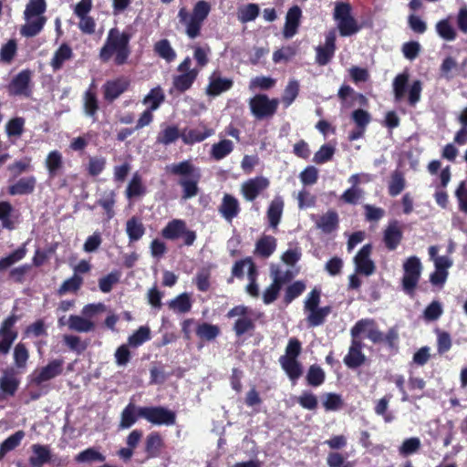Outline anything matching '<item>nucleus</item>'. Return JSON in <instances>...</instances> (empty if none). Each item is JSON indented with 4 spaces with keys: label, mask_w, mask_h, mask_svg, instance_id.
Listing matches in <instances>:
<instances>
[{
    "label": "nucleus",
    "mask_w": 467,
    "mask_h": 467,
    "mask_svg": "<svg viewBox=\"0 0 467 467\" xmlns=\"http://www.w3.org/2000/svg\"><path fill=\"white\" fill-rule=\"evenodd\" d=\"M333 18L340 36H351L358 33L363 26L352 15V6L348 2H336Z\"/></svg>",
    "instance_id": "7ed1b4c3"
},
{
    "label": "nucleus",
    "mask_w": 467,
    "mask_h": 467,
    "mask_svg": "<svg viewBox=\"0 0 467 467\" xmlns=\"http://www.w3.org/2000/svg\"><path fill=\"white\" fill-rule=\"evenodd\" d=\"M168 306L176 313L185 314L192 308V300L187 293H182L171 300Z\"/></svg>",
    "instance_id": "c9c22d12"
},
{
    "label": "nucleus",
    "mask_w": 467,
    "mask_h": 467,
    "mask_svg": "<svg viewBox=\"0 0 467 467\" xmlns=\"http://www.w3.org/2000/svg\"><path fill=\"white\" fill-rule=\"evenodd\" d=\"M214 134V130L209 128L203 122L192 129H183L181 132V139L186 145H193L202 142Z\"/></svg>",
    "instance_id": "dca6fc26"
},
{
    "label": "nucleus",
    "mask_w": 467,
    "mask_h": 467,
    "mask_svg": "<svg viewBox=\"0 0 467 467\" xmlns=\"http://www.w3.org/2000/svg\"><path fill=\"white\" fill-rule=\"evenodd\" d=\"M166 171L171 175L179 176L177 182L182 188V198L188 200L195 197L199 192V182L201 180L200 169L189 160L166 166Z\"/></svg>",
    "instance_id": "f03ea898"
},
{
    "label": "nucleus",
    "mask_w": 467,
    "mask_h": 467,
    "mask_svg": "<svg viewBox=\"0 0 467 467\" xmlns=\"http://www.w3.org/2000/svg\"><path fill=\"white\" fill-rule=\"evenodd\" d=\"M336 50V33L334 30L329 31L326 36L324 46L317 47L316 62L319 66H325L330 62L334 57Z\"/></svg>",
    "instance_id": "412c9836"
},
{
    "label": "nucleus",
    "mask_w": 467,
    "mask_h": 467,
    "mask_svg": "<svg viewBox=\"0 0 467 467\" xmlns=\"http://www.w3.org/2000/svg\"><path fill=\"white\" fill-rule=\"evenodd\" d=\"M150 338V329L149 327H140L133 334L128 337V345L131 348H138Z\"/></svg>",
    "instance_id": "79ce46f5"
},
{
    "label": "nucleus",
    "mask_w": 467,
    "mask_h": 467,
    "mask_svg": "<svg viewBox=\"0 0 467 467\" xmlns=\"http://www.w3.org/2000/svg\"><path fill=\"white\" fill-rule=\"evenodd\" d=\"M105 166L106 159L104 157H89L86 170L90 176L96 177L103 171Z\"/></svg>",
    "instance_id": "69168bd1"
},
{
    "label": "nucleus",
    "mask_w": 467,
    "mask_h": 467,
    "mask_svg": "<svg viewBox=\"0 0 467 467\" xmlns=\"http://www.w3.org/2000/svg\"><path fill=\"white\" fill-rule=\"evenodd\" d=\"M269 186L268 179L258 176L249 179L242 184L241 192L244 198L248 202L254 201L257 196Z\"/></svg>",
    "instance_id": "6ab92c4d"
},
{
    "label": "nucleus",
    "mask_w": 467,
    "mask_h": 467,
    "mask_svg": "<svg viewBox=\"0 0 467 467\" xmlns=\"http://www.w3.org/2000/svg\"><path fill=\"white\" fill-rule=\"evenodd\" d=\"M233 86L234 80L232 78H223L219 71H213L209 77L205 93L209 97L215 98L231 89Z\"/></svg>",
    "instance_id": "2eb2a0df"
},
{
    "label": "nucleus",
    "mask_w": 467,
    "mask_h": 467,
    "mask_svg": "<svg viewBox=\"0 0 467 467\" xmlns=\"http://www.w3.org/2000/svg\"><path fill=\"white\" fill-rule=\"evenodd\" d=\"M139 416L154 425L171 426L176 422V414L161 406L140 407Z\"/></svg>",
    "instance_id": "9b49d317"
},
{
    "label": "nucleus",
    "mask_w": 467,
    "mask_h": 467,
    "mask_svg": "<svg viewBox=\"0 0 467 467\" xmlns=\"http://www.w3.org/2000/svg\"><path fill=\"white\" fill-rule=\"evenodd\" d=\"M139 408L134 403L130 402L122 410L120 416L119 428L120 429H129L130 428L137 420L139 416Z\"/></svg>",
    "instance_id": "72a5a7b5"
},
{
    "label": "nucleus",
    "mask_w": 467,
    "mask_h": 467,
    "mask_svg": "<svg viewBox=\"0 0 467 467\" xmlns=\"http://www.w3.org/2000/svg\"><path fill=\"white\" fill-rule=\"evenodd\" d=\"M83 109L85 114L91 118L93 121L98 119V111L99 104L94 86L89 87L83 95Z\"/></svg>",
    "instance_id": "393cba45"
},
{
    "label": "nucleus",
    "mask_w": 467,
    "mask_h": 467,
    "mask_svg": "<svg viewBox=\"0 0 467 467\" xmlns=\"http://www.w3.org/2000/svg\"><path fill=\"white\" fill-rule=\"evenodd\" d=\"M249 265V273H254L255 266L251 257L236 261L232 268V277L228 279V283L233 282V277L243 278L244 275V266Z\"/></svg>",
    "instance_id": "864d4df0"
},
{
    "label": "nucleus",
    "mask_w": 467,
    "mask_h": 467,
    "mask_svg": "<svg viewBox=\"0 0 467 467\" xmlns=\"http://www.w3.org/2000/svg\"><path fill=\"white\" fill-rule=\"evenodd\" d=\"M255 328V324L252 318L248 317H240L238 318L233 327V330L235 333L237 337L244 336L246 333L254 331Z\"/></svg>",
    "instance_id": "4d7b16f0"
},
{
    "label": "nucleus",
    "mask_w": 467,
    "mask_h": 467,
    "mask_svg": "<svg viewBox=\"0 0 467 467\" xmlns=\"http://www.w3.org/2000/svg\"><path fill=\"white\" fill-rule=\"evenodd\" d=\"M36 180L33 177L22 178L9 187V193L12 195H23L33 192Z\"/></svg>",
    "instance_id": "ea45409f"
},
{
    "label": "nucleus",
    "mask_w": 467,
    "mask_h": 467,
    "mask_svg": "<svg viewBox=\"0 0 467 467\" xmlns=\"http://www.w3.org/2000/svg\"><path fill=\"white\" fill-rule=\"evenodd\" d=\"M252 115L259 120L272 118L277 111L279 99H270L266 94L259 93L249 99Z\"/></svg>",
    "instance_id": "0eeeda50"
},
{
    "label": "nucleus",
    "mask_w": 467,
    "mask_h": 467,
    "mask_svg": "<svg viewBox=\"0 0 467 467\" xmlns=\"http://www.w3.org/2000/svg\"><path fill=\"white\" fill-rule=\"evenodd\" d=\"M210 279V268H202L197 272L195 277L193 278V284L196 285L198 291L207 292L211 287Z\"/></svg>",
    "instance_id": "6e6d98bb"
},
{
    "label": "nucleus",
    "mask_w": 467,
    "mask_h": 467,
    "mask_svg": "<svg viewBox=\"0 0 467 467\" xmlns=\"http://www.w3.org/2000/svg\"><path fill=\"white\" fill-rule=\"evenodd\" d=\"M164 99V92L162 88L158 86L150 90V92L143 99L142 102L144 105H148L150 109L154 111L161 106Z\"/></svg>",
    "instance_id": "e433bc0d"
},
{
    "label": "nucleus",
    "mask_w": 467,
    "mask_h": 467,
    "mask_svg": "<svg viewBox=\"0 0 467 467\" xmlns=\"http://www.w3.org/2000/svg\"><path fill=\"white\" fill-rule=\"evenodd\" d=\"M26 254L25 245L19 247L9 255L0 259V272L21 261Z\"/></svg>",
    "instance_id": "603ef678"
},
{
    "label": "nucleus",
    "mask_w": 467,
    "mask_h": 467,
    "mask_svg": "<svg viewBox=\"0 0 467 467\" xmlns=\"http://www.w3.org/2000/svg\"><path fill=\"white\" fill-rule=\"evenodd\" d=\"M299 93V83L296 79H292L288 82L285 88L284 93L281 98V101L285 108H288L297 98Z\"/></svg>",
    "instance_id": "a18cd8bd"
},
{
    "label": "nucleus",
    "mask_w": 467,
    "mask_h": 467,
    "mask_svg": "<svg viewBox=\"0 0 467 467\" xmlns=\"http://www.w3.org/2000/svg\"><path fill=\"white\" fill-rule=\"evenodd\" d=\"M120 274L117 271L111 272L107 275L99 278V287L102 293H109L113 285L119 283Z\"/></svg>",
    "instance_id": "0e129e2a"
},
{
    "label": "nucleus",
    "mask_w": 467,
    "mask_h": 467,
    "mask_svg": "<svg viewBox=\"0 0 467 467\" xmlns=\"http://www.w3.org/2000/svg\"><path fill=\"white\" fill-rule=\"evenodd\" d=\"M259 6L256 4H248L238 12V19L242 23L254 21L259 16Z\"/></svg>",
    "instance_id": "680f3d73"
},
{
    "label": "nucleus",
    "mask_w": 467,
    "mask_h": 467,
    "mask_svg": "<svg viewBox=\"0 0 467 467\" xmlns=\"http://www.w3.org/2000/svg\"><path fill=\"white\" fill-rule=\"evenodd\" d=\"M367 332V337L373 344L383 343L384 334L379 329L373 318H362L356 322L350 329L351 337H359L360 334Z\"/></svg>",
    "instance_id": "ddd939ff"
},
{
    "label": "nucleus",
    "mask_w": 467,
    "mask_h": 467,
    "mask_svg": "<svg viewBox=\"0 0 467 467\" xmlns=\"http://www.w3.org/2000/svg\"><path fill=\"white\" fill-rule=\"evenodd\" d=\"M364 191L359 187H350L347 189L342 195L340 196V200L348 204H357L359 200L363 197Z\"/></svg>",
    "instance_id": "338daca9"
},
{
    "label": "nucleus",
    "mask_w": 467,
    "mask_h": 467,
    "mask_svg": "<svg viewBox=\"0 0 467 467\" xmlns=\"http://www.w3.org/2000/svg\"><path fill=\"white\" fill-rule=\"evenodd\" d=\"M276 249V239L272 235H263L255 244L254 254L268 258Z\"/></svg>",
    "instance_id": "c85d7f7f"
},
{
    "label": "nucleus",
    "mask_w": 467,
    "mask_h": 467,
    "mask_svg": "<svg viewBox=\"0 0 467 467\" xmlns=\"http://www.w3.org/2000/svg\"><path fill=\"white\" fill-rule=\"evenodd\" d=\"M33 454L29 458L31 467L41 466L50 459V452L45 446L35 444L32 446Z\"/></svg>",
    "instance_id": "4c0bfd02"
},
{
    "label": "nucleus",
    "mask_w": 467,
    "mask_h": 467,
    "mask_svg": "<svg viewBox=\"0 0 467 467\" xmlns=\"http://www.w3.org/2000/svg\"><path fill=\"white\" fill-rule=\"evenodd\" d=\"M20 381L13 369H6L0 377V390L5 396H14Z\"/></svg>",
    "instance_id": "a878e982"
},
{
    "label": "nucleus",
    "mask_w": 467,
    "mask_h": 467,
    "mask_svg": "<svg viewBox=\"0 0 467 467\" xmlns=\"http://www.w3.org/2000/svg\"><path fill=\"white\" fill-rule=\"evenodd\" d=\"M306 379L309 386L318 387L324 383L326 374L318 365L314 364L309 367Z\"/></svg>",
    "instance_id": "37998d69"
},
{
    "label": "nucleus",
    "mask_w": 467,
    "mask_h": 467,
    "mask_svg": "<svg viewBox=\"0 0 467 467\" xmlns=\"http://www.w3.org/2000/svg\"><path fill=\"white\" fill-rule=\"evenodd\" d=\"M45 9V0H29L25 10L26 24L21 28L22 35L34 36L42 29L45 20L41 15Z\"/></svg>",
    "instance_id": "423d86ee"
},
{
    "label": "nucleus",
    "mask_w": 467,
    "mask_h": 467,
    "mask_svg": "<svg viewBox=\"0 0 467 467\" xmlns=\"http://www.w3.org/2000/svg\"><path fill=\"white\" fill-rule=\"evenodd\" d=\"M191 66L192 59L186 57L177 67L181 74L173 77L172 86L180 93L189 90L199 75L200 69L191 68Z\"/></svg>",
    "instance_id": "9d476101"
},
{
    "label": "nucleus",
    "mask_w": 467,
    "mask_h": 467,
    "mask_svg": "<svg viewBox=\"0 0 467 467\" xmlns=\"http://www.w3.org/2000/svg\"><path fill=\"white\" fill-rule=\"evenodd\" d=\"M335 153V148L328 144L322 145L315 153L313 161L317 164H323L329 161Z\"/></svg>",
    "instance_id": "774afa93"
},
{
    "label": "nucleus",
    "mask_w": 467,
    "mask_h": 467,
    "mask_svg": "<svg viewBox=\"0 0 467 467\" xmlns=\"http://www.w3.org/2000/svg\"><path fill=\"white\" fill-rule=\"evenodd\" d=\"M31 79V72L29 70L21 71L12 81L10 91L16 95L27 94L28 85Z\"/></svg>",
    "instance_id": "473e14b6"
},
{
    "label": "nucleus",
    "mask_w": 467,
    "mask_h": 467,
    "mask_svg": "<svg viewBox=\"0 0 467 467\" xmlns=\"http://www.w3.org/2000/svg\"><path fill=\"white\" fill-rule=\"evenodd\" d=\"M316 224L324 234H329L338 228V214L336 211L329 210L319 217Z\"/></svg>",
    "instance_id": "bb28decb"
},
{
    "label": "nucleus",
    "mask_w": 467,
    "mask_h": 467,
    "mask_svg": "<svg viewBox=\"0 0 467 467\" xmlns=\"http://www.w3.org/2000/svg\"><path fill=\"white\" fill-rule=\"evenodd\" d=\"M218 211L223 218L231 223L241 212L238 199L230 193H224Z\"/></svg>",
    "instance_id": "5701e85b"
},
{
    "label": "nucleus",
    "mask_w": 467,
    "mask_h": 467,
    "mask_svg": "<svg viewBox=\"0 0 467 467\" xmlns=\"http://www.w3.org/2000/svg\"><path fill=\"white\" fill-rule=\"evenodd\" d=\"M421 446L420 440L418 437L408 438L403 441L399 448V452L402 456H409L416 453Z\"/></svg>",
    "instance_id": "bf43d9fd"
},
{
    "label": "nucleus",
    "mask_w": 467,
    "mask_h": 467,
    "mask_svg": "<svg viewBox=\"0 0 467 467\" xmlns=\"http://www.w3.org/2000/svg\"><path fill=\"white\" fill-rule=\"evenodd\" d=\"M24 437V431H18L13 435L9 436L5 441H4L0 445V459H2L5 453L16 448Z\"/></svg>",
    "instance_id": "8fccbe9b"
},
{
    "label": "nucleus",
    "mask_w": 467,
    "mask_h": 467,
    "mask_svg": "<svg viewBox=\"0 0 467 467\" xmlns=\"http://www.w3.org/2000/svg\"><path fill=\"white\" fill-rule=\"evenodd\" d=\"M422 265L416 255L410 256L403 263L401 285L403 291L412 296L420 279Z\"/></svg>",
    "instance_id": "1a4fd4ad"
},
{
    "label": "nucleus",
    "mask_w": 467,
    "mask_h": 467,
    "mask_svg": "<svg viewBox=\"0 0 467 467\" xmlns=\"http://www.w3.org/2000/svg\"><path fill=\"white\" fill-rule=\"evenodd\" d=\"M405 186L406 181L403 173L399 170L394 171L390 175V180L389 182V194L392 197H395L404 190Z\"/></svg>",
    "instance_id": "58836bf2"
},
{
    "label": "nucleus",
    "mask_w": 467,
    "mask_h": 467,
    "mask_svg": "<svg viewBox=\"0 0 467 467\" xmlns=\"http://www.w3.org/2000/svg\"><path fill=\"white\" fill-rule=\"evenodd\" d=\"M219 334L220 328L218 326L206 322L198 325L196 328V335L201 339H205L208 341L215 339L219 336Z\"/></svg>",
    "instance_id": "c03bdc74"
},
{
    "label": "nucleus",
    "mask_w": 467,
    "mask_h": 467,
    "mask_svg": "<svg viewBox=\"0 0 467 467\" xmlns=\"http://www.w3.org/2000/svg\"><path fill=\"white\" fill-rule=\"evenodd\" d=\"M363 343L358 337H352L348 354L344 357L345 365L351 369L361 367L366 361V356L362 351Z\"/></svg>",
    "instance_id": "f3484780"
},
{
    "label": "nucleus",
    "mask_w": 467,
    "mask_h": 467,
    "mask_svg": "<svg viewBox=\"0 0 467 467\" xmlns=\"http://www.w3.org/2000/svg\"><path fill=\"white\" fill-rule=\"evenodd\" d=\"M301 17L302 10L298 5H293L288 9L283 29V35L285 38H290L297 33Z\"/></svg>",
    "instance_id": "b1692460"
},
{
    "label": "nucleus",
    "mask_w": 467,
    "mask_h": 467,
    "mask_svg": "<svg viewBox=\"0 0 467 467\" xmlns=\"http://www.w3.org/2000/svg\"><path fill=\"white\" fill-rule=\"evenodd\" d=\"M67 324L71 330L78 332H89L95 327L93 322L80 316H70Z\"/></svg>",
    "instance_id": "de8ad7c7"
},
{
    "label": "nucleus",
    "mask_w": 467,
    "mask_h": 467,
    "mask_svg": "<svg viewBox=\"0 0 467 467\" xmlns=\"http://www.w3.org/2000/svg\"><path fill=\"white\" fill-rule=\"evenodd\" d=\"M129 87L130 80L124 77L108 80L102 86L103 98L106 101L111 103L128 90Z\"/></svg>",
    "instance_id": "a211bd4d"
},
{
    "label": "nucleus",
    "mask_w": 467,
    "mask_h": 467,
    "mask_svg": "<svg viewBox=\"0 0 467 467\" xmlns=\"http://www.w3.org/2000/svg\"><path fill=\"white\" fill-rule=\"evenodd\" d=\"M284 201L280 196L275 197L274 200L270 202L266 215L271 227L276 228L279 224L284 210Z\"/></svg>",
    "instance_id": "cd10ccee"
},
{
    "label": "nucleus",
    "mask_w": 467,
    "mask_h": 467,
    "mask_svg": "<svg viewBox=\"0 0 467 467\" xmlns=\"http://www.w3.org/2000/svg\"><path fill=\"white\" fill-rule=\"evenodd\" d=\"M161 236L167 240H177L182 238L183 244L191 246L194 244L197 234L193 230L187 228L186 222L182 219L171 220L164 228H162Z\"/></svg>",
    "instance_id": "6e6552de"
},
{
    "label": "nucleus",
    "mask_w": 467,
    "mask_h": 467,
    "mask_svg": "<svg viewBox=\"0 0 467 467\" xmlns=\"http://www.w3.org/2000/svg\"><path fill=\"white\" fill-rule=\"evenodd\" d=\"M181 138V132L176 126H168L157 136V142L169 145Z\"/></svg>",
    "instance_id": "5fc2aeb1"
},
{
    "label": "nucleus",
    "mask_w": 467,
    "mask_h": 467,
    "mask_svg": "<svg viewBox=\"0 0 467 467\" xmlns=\"http://www.w3.org/2000/svg\"><path fill=\"white\" fill-rule=\"evenodd\" d=\"M163 441L159 432L150 433L145 441V452L148 458H156L160 455Z\"/></svg>",
    "instance_id": "2f4dec72"
},
{
    "label": "nucleus",
    "mask_w": 467,
    "mask_h": 467,
    "mask_svg": "<svg viewBox=\"0 0 467 467\" xmlns=\"http://www.w3.org/2000/svg\"><path fill=\"white\" fill-rule=\"evenodd\" d=\"M410 75L408 72L398 74L392 83L395 101H401L408 92V103L415 106L420 100L422 83L420 80H414L408 89Z\"/></svg>",
    "instance_id": "39448f33"
},
{
    "label": "nucleus",
    "mask_w": 467,
    "mask_h": 467,
    "mask_svg": "<svg viewBox=\"0 0 467 467\" xmlns=\"http://www.w3.org/2000/svg\"><path fill=\"white\" fill-rule=\"evenodd\" d=\"M403 238V233L397 220L391 221L383 232V242L389 251L395 250Z\"/></svg>",
    "instance_id": "4be33fe9"
},
{
    "label": "nucleus",
    "mask_w": 467,
    "mask_h": 467,
    "mask_svg": "<svg viewBox=\"0 0 467 467\" xmlns=\"http://www.w3.org/2000/svg\"><path fill=\"white\" fill-rule=\"evenodd\" d=\"M234 150L232 140L223 139L219 142L213 144L210 155L215 161H221L228 156Z\"/></svg>",
    "instance_id": "f704fd0d"
},
{
    "label": "nucleus",
    "mask_w": 467,
    "mask_h": 467,
    "mask_svg": "<svg viewBox=\"0 0 467 467\" xmlns=\"http://www.w3.org/2000/svg\"><path fill=\"white\" fill-rule=\"evenodd\" d=\"M105 456L101 454L97 449L95 448H88L82 451H80L76 457L75 460L78 462H103L105 461Z\"/></svg>",
    "instance_id": "3c124183"
},
{
    "label": "nucleus",
    "mask_w": 467,
    "mask_h": 467,
    "mask_svg": "<svg viewBox=\"0 0 467 467\" xmlns=\"http://www.w3.org/2000/svg\"><path fill=\"white\" fill-rule=\"evenodd\" d=\"M372 251V245L367 244L358 252L354 258L356 271L365 275H370L375 272V264L369 258Z\"/></svg>",
    "instance_id": "aec40b11"
},
{
    "label": "nucleus",
    "mask_w": 467,
    "mask_h": 467,
    "mask_svg": "<svg viewBox=\"0 0 467 467\" xmlns=\"http://www.w3.org/2000/svg\"><path fill=\"white\" fill-rule=\"evenodd\" d=\"M436 30L439 36L447 41H452L456 38L455 29L447 19H442L436 24Z\"/></svg>",
    "instance_id": "052dcab7"
},
{
    "label": "nucleus",
    "mask_w": 467,
    "mask_h": 467,
    "mask_svg": "<svg viewBox=\"0 0 467 467\" xmlns=\"http://www.w3.org/2000/svg\"><path fill=\"white\" fill-rule=\"evenodd\" d=\"M332 307L330 306H325L322 307H316L315 309H311L308 312V315L306 318L308 327H316L323 325L327 317V316L331 313Z\"/></svg>",
    "instance_id": "c756f323"
},
{
    "label": "nucleus",
    "mask_w": 467,
    "mask_h": 467,
    "mask_svg": "<svg viewBox=\"0 0 467 467\" xmlns=\"http://www.w3.org/2000/svg\"><path fill=\"white\" fill-rule=\"evenodd\" d=\"M306 289V285L302 281H296L289 285L285 291L284 303L289 305L293 300L298 297Z\"/></svg>",
    "instance_id": "13d9d810"
},
{
    "label": "nucleus",
    "mask_w": 467,
    "mask_h": 467,
    "mask_svg": "<svg viewBox=\"0 0 467 467\" xmlns=\"http://www.w3.org/2000/svg\"><path fill=\"white\" fill-rule=\"evenodd\" d=\"M301 351L302 344L300 340L296 337H291L285 348V355L279 358L282 368L292 381L297 380L303 374L302 364L297 360Z\"/></svg>",
    "instance_id": "20e7f679"
},
{
    "label": "nucleus",
    "mask_w": 467,
    "mask_h": 467,
    "mask_svg": "<svg viewBox=\"0 0 467 467\" xmlns=\"http://www.w3.org/2000/svg\"><path fill=\"white\" fill-rule=\"evenodd\" d=\"M17 317L10 316L2 323L0 327V352L7 354L14 341L17 337V333L13 329Z\"/></svg>",
    "instance_id": "4468645a"
},
{
    "label": "nucleus",
    "mask_w": 467,
    "mask_h": 467,
    "mask_svg": "<svg viewBox=\"0 0 467 467\" xmlns=\"http://www.w3.org/2000/svg\"><path fill=\"white\" fill-rule=\"evenodd\" d=\"M155 52L167 62H171L176 57V53L168 39H161L154 46Z\"/></svg>",
    "instance_id": "09e8293b"
},
{
    "label": "nucleus",
    "mask_w": 467,
    "mask_h": 467,
    "mask_svg": "<svg viewBox=\"0 0 467 467\" xmlns=\"http://www.w3.org/2000/svg\"><path fill=\"white\" fill-rule=\"evenodd\" d=\"M146 192V189L142 184L141 177L135 173L130 181L127 189L126 195L129 199L141 196Z\"/></svg>",
    "instance_id": "49530a36"
},
{
    "label": "nucleus",
    "mask_w": 467,
    "mask_h": 467,
    "mask_svg": "<svg viewBox=\"0 0 467 467\" xmlns=\"http://www.w3.org/2000/svg\"><path fill=\"white\" fill-rule=\"evenodd\" d=\"M57 368L58 365L56 362H52L51 364L41 368L40 370H36L31 375V381L36 384H40L50 379L51 378L57 375Z\"/></svg>",
    "instance_id": "a19ab883"
},
{
    "label": "nucleus",
    "mask_w": 467,
    "mask_h": 467,
    "mask_svg": "<svg viewBox=\"0 0 467 467\" xmlns=\"http://www.w3.org/2000/svg\"><path fill=\"white\" fill-rule=\"evenodd\" d=\"M145 226L140 218L132 216L126 223V233L130 243H135L145 234Z\"/></svg>",
    "instance_id": "7c9ffc66"
},
{
    "label": "nucleus",
    "mask_w": 467,
    "mask_h": 467,
    "mask_svg": "<svg viewBox=\"0 0 467 467\" xmlns=\"http://www.w3.org/2000/svg\"><path fill=\"white\" fill-rule=\"evenodd\" d=\"M437 351L440 355L448 352L452 345L451 335L447 331L436 329Z\"/></svg>",
    "instance_id": "e2e57ef3"
},
{
    "label": "nucleus",
    "mask_w": 467,
    "mask_h": 467,
    "mask_svg": "<svg viewBox=\"0 0 467 467\" xmlns=\"http://www.w3.org/2000/svg\"><path fill=\"white\" fill-rule=\"evenodd\" d=\"M131 35L128 32H120L119 28H110L105 43L99 50V59L108 63L113 59L114 65L123 66L128 62L131 50L130 41Z\"/></svg>",
    "instance_id": "f257e3e1"
},
{
    "label": "nucleus",
    "mask_w": 467,
    "mask_h": 467,
    "mask_svg": "<svg viewBox=\"0 0 467 467\" xmlns=\"http://www.w3.org/2000/svg\"><path fill=\"white\" fill-rule=\"evenodd\" d=\"M210 11L211 5L205 0H200L194 5L186 28V34L190 38L194 39L200 36L202 23Z\"/></svg>",
    "instance_id": "f8f14e48"
}]
</instances>
